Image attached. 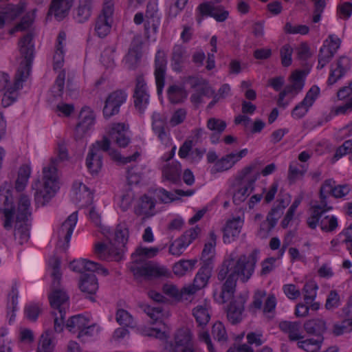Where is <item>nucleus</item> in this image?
Masks as SVG:
<instances>
[{"label": "nucleus", "instance_id": "nucleus-9", "mask_svg": "<svg viewBox=\"0 0 352 352\" xmlns=\"http://www.w3.org/2000/svg\"><path fill=\"white\" fill-rule=\"evenodd\" d=\"M133 98L136 110L140 114H144L149 104L150 95L146 83L142 76H138L136 78Z\"/></svg>", "mask_w": 352, "mask_h": 352}, {"label": "nucleus", "instance_id": "nucleus-40", "mask_svg": "<svg viewBox=\"0 0 352 352\" xmlns=\"http://www.w3.org/2000/svg\"><path fill=\"white\" fill-rule=\"evenodd\" d=\"M142 54L138 47L131 48L124 58L125 67L130 70L135 69L139 65Z\"/></svg>", "mask_w": 352, "mask_h": 352}, {"label": "nucleus", "instance_id": "nucleus-51", "mask_svg": "<svg viewBox=\"0 0 352 352\" xmlns=\"http://www.w3.org/2000/svg\"><path fill=\"white\" fill-rule=\"evenodd\" d=\"M91 3L87 0L84 4L81 3L78 9L76 14V19L79 23H83L87 21L91 16Z\"/></svg>", "mask_w": 352, "mask_h": 352}, {"label": "nucleus", "instance_id": "nucleus-18", "mask_svg": "<svg viewBox=\"0 0 352 352\" xmlns=\"http://www.w3.org/2000/svg\"><path fill=\"white\" fill-rule=\"evenodd\" d=\"M246 300L245 296L239 295L230 302L227 311V317L232 324H236L242 320V314Z\"/></svg>", "mask_w": 352, "mask_h": 352}, {"label": "nucleus", "instance_id": "nucleus-12", "mask_svg": "<svg viewBox=\"0 0 352 352\" xmlns=\"http://www.w3.org/2000/svg\"><path fill=\"white\" fill-rule=\"evenodd\" d=\"M165 352H195L190 331L188 329H179L174 342L170 344L169 349Z\"/></svg>", "mask_w": 352, "mask_h": 352}, {"label": "nucleus", "instance_id": "nucleus-4", "mask_svg": "<svg viewBox=\"0 0 352 352\" xmlns=\"http://www.w3.org/2000/svg\"><path fill=\"white\" fill-rule=\"evenodd\" d=\"M67 157L66 148L59 146L58 159H52L49 166L43 168V183L41 184L38 181L32 186V188L36 190L34 197L38 204L44 206L54 196L59 188L56 165L58 161H63L67 159Z\"/></svg>", "mask_w": 352, "mask_h": 352}, {"label": "nucleus", "instance_id": "nucleus-54", "mask_svg": "<svg viewBox=\"0 0 352 352\" xmlns=\"http://www.w3.org/2000/svg\"><path fill=\"white\" fill-rule=\"evenodd\" d=\"M157 3L155 0H150L146 6L145 16L148 20V23H150L151 21L154 25L155 22H157L159 17L157 16Z\"/></svg>", "mask_w": 352, "mask_h": 352}, {"label": "nucleus", "instance_id": "nucleus-26", "mask_svg": "<svg viewBox=\"0 0 352 352\" xmlns=\"http://www.w3.org/2000/svg\"><path fill=\"white\" fill-rule=\"evenodd\" d=\"M74 199L81 206L90 205L93 201V194L89 188L81 182H75L73 186Z\"/></svg>", "mask_w": 352, "mask_h": 352}, {"label": "nucleus", "instance_id": "nucleus-46", "mask_svg": "<svg viewBox=\"0 0 352 352\" xmlns=\"http://www.w3.org/2000/svg\"><path fill=\"white\" fill-rule=\"evenodd\" d=\"M335 181L332 179H326L320 189V204L324 207H329L327 203L328 194L333 196L335 188Z\"/></svg>", "mask_w": 352, "mask_h": 352}, {"label": "nucleus", "instance_id": "nucleus-62", "mask_svg": "<svg viewBox=\"0 0 352 352\" xmlns=\"http://www.w3.org/2000/svg\"><path fill=\"white\" fill-rule=\"evenodd\" d=\"M188 247L184 241L180 237L174 241L169 247V252L174 256H180Z\"/></svg>", "mask_w": 352, "mask_h": 352}, {"label": "nucleus", "instance_id": "nucleus-38", "mask_svg": "<svg viewBox=\"0 0 352 352\" xmlns=\"http://www.w3.org/2000/svg\"><path fill=\"white\" fill-rule=\"evenodd\" d=\"M14 234V239L19 244L23 245L26 243L30 238L29 225L25 221L16 220Z\"/></svg>", "mask_w": 352, "mask_h": 352}, {"label": "nucleus", "instance_id": "nucleus-53", "mask_svg": "<svg viewBox=\"0 0 352 352\" xmlns=\"http://www.w3.org/2000/svg\"><path fill=\"white\" fill-rule=\"evenodd\" d=\"M285 208L284 201L281 200L279 204L271 209L267 216V221H271L272 226H275L278 220L280 218Z\"/></svg>", "mask_w": 352, "mask_h": 352}, {"label": "nucleus", "instance_id": "nucleus-55", "mask_svg": "<svg viewBox=\"0 0 352 352\" xmlns=\"http://www.w3.org/2000/svg\"><path fill=\"white\" fill-rule=\"evenodd\" d=\"M139 307L153 320V323L158 321L162 311V308L160 306L151 307L146 304L140 303Z\"/></svg>", "mask_w": 352, "mask_h": 352}, {"label": "nucleus", "instance_id": "nucleus-21", "mask_svg": "<svg viewBox=\"0 0 352 352\" xmlns=\"http://www.w3.org/2000/svg\"><path fill=\"white\" fill-rule=\"evenodd\" d=\"M74 0H52L48 16H54L57 21H62L65 18L73 6Z\"/></svg>", "mask_w": 352, "mask_h": 352}, {"label": "nucleus", "instance_id": "nucleus-32", "mask_svg": "<svg viewBox=\"0 0 352 352\" xmlns=\"http://www.w3.org/2000/svg\"><path fill=\"white\" fill-rule=\"evenodd\" d=\"M181 172V164L177 161L168 162L162 168L163 177L173 184L180 182Z\"/></svg>", "mask_w": 352, "mask_h": 352}, {"label": "nucleus", "instance_id": "nucleus-61", "mask_svg": "<svg viewBox=\"0 0 352 352\" xmlns=\"http://www.w3.org/2000/svg\"><path fill=\"white\" fill-rule=\"evenodd\" d=\"M98 329L95 324H89L85 325L81 331L78 332V338L85 342L87 338L94 336L98 333Z\"/></svg>", "mask_w": 352, "mask_h": 352}, {"label": "nucleus", "instance_id": "nucleus-28", "mask_svg": "<svg viewBox=\"0 0 352 352\" xmlns=\"http://www.w3.org/2000/svg\"><path fill=\"white\" fill-rule=\"evenodd\" d=\"M188 58L186 48L180 45H176L172 50L170 64L172 69L177 72L182 70L184 63Z\"/></svg>", "mask_w": 352, "mask_h": 352}, {"label": "nucleus", "instance_id": "nucleus-16", "mask_svg": "<svg viewBox=\"0 0 352 352\" xmlns=\"http://www.w3.org/2000/svg\"><path fill=\"white\" fill-rule=\"evenodd\" d=\"M79 122L75 129V138L82 139L85 133L92 127L95 122V115L89 107H84L79 114Z\"/></svg>", "mask_w": 352, "mask_h": 352}, {"label": "nucleus", "instance_id": "nucleus-1", "mask_svg": "<svg viewBox=\"0 0 352 352\" xmlns=\"http://www.w3.org/2000/svg\"><path fill=\"white\" fill-rule=\"evenodd\" d=\"M258 253L257 250H253L248 255L236 256L232 253L230 257L223 262L217 278L219 280H226L221 292L218 294L214 292L213 294L217 302L223 304L233 296L239 278L243 282H246L250 278L254 272Z\"/></svg>", "mask_w": 352, "mask_h": 352}, {"label": "nucleus", "instance_id": "nucleus-49", "mask_svg": "<svg viewBox=\"0 0 352 352\" xmlns=\"http://www.w3.org/2000/svg\"><path fill=\"white\" fill-rule=\"evenodd\" d=\"M327 41H325L324 45L320 48L318 54V65L317 68L319 69H322L333 57V52L327 48Z\"/></svg>", "mask_w": 352, "mask_h": 352}, {"label": "nucleus", "instance_id": "nucleus-41", "mask_svg": "<svg viewBox=\"0 0 352 352\" xmlns=\"http://www.w3.org/2000/svg\"><path fill=\"white\" fill-rule=\"evenodd\" d=\"M53 338L52 331L46 330L41 336L37 352H52L54 346Z\"/></svg>", "mask_w": 352, "mask_h": 352}, {"label": "nucleus", "instance_id": "nucleus-34", "mask_svg": "<svg viewBox=\"0 0 352 352\" xmlns=\"http://www.w3.org/2000/svg\"><path fill=\"white\" fill-rule=\"evenodd\" d=\"M30 215V199L25 195H21L18 202L16 220L18 221H25Z\"/></svg>", "mask_w": 352, "mask_h": 352}, {"label": "nucleus", "instance_id": "nucleus-44", "mask_svg": "<svg viewBox=\"0 0 352 352\" xmlns=\"http://www.w3.org/2000/svg\"><path fill=\"white\" fill-rule=\"evenodd\" d=\"M237 162L234 153H232L217 160L213 169L217 172H223L231 168Z\"/></svg>", "mask_w": 352, "mask_h": 352}, {"label": "nucleus", "instance_id": "nucleus-17", "mask_svg": "<svg viewBox=\"0 0 352 352\" xmlns=\"http://www.w3.org/2000/svg\"><path fill=\"white\" fill-rule=\"evenodd\" d=\"M166 58L165 53L158 50L155 58V78L157 94L160 95L164 86V79L166 69Z\"/></svg>", "mask_w": 352, "mask_h": 352}, {"label": "nucleus", "instance_id": "nucleus-23", "mask_svg": "<svg viewBox=\"0 0 352 352\" xmlns=\"http://www.w3.org/2000/svg\"><path fill=\"white\" fill-rule=\"evenodd\" d=\"M78 220V212H74L71 214L67 219L62 223L58 230V238L60 241L64 239V244L63 248L66 249L68 247L69 243L71 239L74 229L76 225Z\"/></svg>", "mask_w": 352, "mask_h": 352}, {"label": "nucleus", "instance_id": "nucleus-19", "mask_svg": "<svg viewBox=\"0 0 352 352\" xmlns=\"http://www.w3.org/2000/svg\"><path fill=\"white\" fill-rule=\"evenodd\" d=\"M350 69V59L346 56H341L336 63L331 65L329 76L327 80L329 85H333L342 78Z\"/></svg>", "mask_w": 352, "mask_h": 352}, {"label": "nucleus", "instance_id": "nucleus-15", "mask_svg": "<svg viewBox=\"0 0 352 352\" xmlns=\"http://www.w3.org/2000/svg\"><path fill=\"white\" fill-rule=\"evenodd\" d=\"M320 92L317 86H312L307 93L304 99L292 110V116L295 119L303 118L313 105Z\"/></svg>", "mask_w": 352, "mask_h": 352}, {"label": "nucleus", "instance_id": "nucleus-29", "mask_svg": "<svg viewBox=\"0 0 352 352\" xmlns=\"http://www.w3.org/2000/svg\"><path fill=\"white\" fill-rule=\"evenodd\" d=\"M199 10L201 15L212 16L218 22L226 21L229 16V12L222 7H214L206 3L201 4Z\"/></svg>", "mask_w": 352, "mask_h": 352}, {"label": "nucleus", "instance_id": "nucleus-52", "mask_svg": "<svg viewBox=\"0 0 352 352\" xmlns=\"http://www.w3.org/2000/svg\"><path fill=\"white\" fill-rule=\"evenodd\" d=\"M196 263V260L181 261L174 265L173 272L176 275H184L187 271L193 269Z\"/></svg>", "mask_w": 352, "mask_h": 352}, {"label": "nucleus", "instance_id": "nucleus-8", "mask_svg": "<svg viewBox=\"0 0 352 352\" xmlns=\"http://www.w3.org/2000/svg\"><path fill=\"white\" fill-rule=\"evenodd\" d=\"M304 85L305 73L302 71L294 72L290 77V83L279 94L278 104L280 107H286L288 103L284 102L285 97L288 95L294 97L302 91Z\"/></svg>", "mask_w": 352, "mask_h": 352}, {"label": "nucleus", "instance_id": "nucleus-24", "mask_svg": "<svg viewBox=\"0 0 352 352\" xmlns=\"http://www.w3.org/2000/svg\"><path fill=\"white\" fill-rule=\"evenodd\" d=\"M303 327L307 334L314 336L317 339L321 338L324 341L323 335L327 330L324 320L318 318L308 320L304 323Z\"/></svg>", "mask_w": 352, "mask_h": 352}, {"label": "nucleus", "instance_id": "nucleus-25", "mask_svg": "<svg viewBox=\"0 0 352 352\" xmlns=\"http://www.w3.org/2000/svg\"><path fill=\"white\" fill-rule=\"evenodd\" d=\"M79 288L80 291L88 295L89 299L94 301L93 295L96 294L98 289V279L94 274H84L80 276L79 282Z\"/></svg>", "mask_w": 352, "mask_h": 352}, {"label": "nucleus", "instance_id": "nucleus-10", "mask_svg": "<svg viewBox=\"0 0 352 352\" xmlns=\"http://www.w3.org/2000/svg\"><path fill=\"white\" fill-rule=\"evenodd\" d=\"M0 210L3 215V227L10 230L12 227L14 215L13 197L9 190L0 188Z\"/></svg>", "mask_w": 352, "mask_h": 352}, {"label": "nucleus", "instance_id": "nucleus-39", "mask_svg": "<svg viewBox=\"0 0 352 352\" xmlns=\"http://www.w3.org/2000/svg\"><path fill=\"white\" fill-rule=\"evenodd\" d=\"M192 314L200 327L206 325L210 319L208 305L206 303L195 307L192 310Z\"/></svg>", "mask_w": 352, "mask_h": 352}, {"label": "nucleus", "instance_id": "nucleus-13", "mask_svg": "<svg viewBox=\"0 0 352 352\" xmlns=\"http://www.w3.org/2000/svg\"><path fill=\"white\" fill-rule=\"evenodd\" d=\"M127 98V94L124 90H116L111 93L107 98L103 108L104 118H109L118 114L120 106L124 104Z\"/></svg>", "mask_w": 352, "mask_h": 352}, {"label": "nucleus", "instance_id": "nucleus-36", "mask_svg": "<svg viewBox=\"0 0 352 352\" xmlns=\"http://www.w3.org/2000/svg\"><path fill=\"white\" fill-rule=\"evenodd\" d=\"M331 209L332 207H324L321 204L311 206L310 208V217H308L307 220L308 226L311 229H315L319 223V221L322 217V214Z\"/></svg>", "mask_w": 352, "mask_h": 352}, {"label": "nucleus", "instance_id": "nucleus-7", "mask_svg": "<svg viewBox=\"0 0 352 352\" xmlns=\"http://www.w3.org/2000/svg\"><path fill=\"white\" fill-rule=\"evenodd\" d=\"M52 292L49 294L50 306L53 311H58L62 316L69 307V296L63 288L60 287L61 273L60 270V262H54L52 272Z\"/></svg>", "mask_w": 352, "mask_h": 352}, {"label": "nucleus", "instance_id": "nucleus-56", "mask_svg": "<svg viewBox=\"0 0 352 352\" xmlns=\"http://www.w3.org/2000/svg\"><path fill=\"white\" fill-rule=\"evenodd\" d=\"M41 311L42 307L38 303L32 302L25 307V315L31 321H36Z\"/></svg>", "mask_w": 352, "mask_h": 352}, {"label": "nucleus", "instance_id": "nucleus-42", "mask_svg": "<svg viewBox=\"0 0 352 352\" xmlns=\"http://www.w3.org/2000/svg\"><path fill=\"white\" fill-rule=\"evenodd\" d=\"M167 94L170 102L173 104L182 102L187 97V93L181 87L173 85L167 90Z\"/></svg>", "mask_w": 352, "mask_h": 352}, {"label": "nucleus", "instance_id": "nucleus-33", "mask_svg": "<svg viewBox=\"0 0 352 352\" xmlns=\"http://www.w3.org/2000/svg\"><path fill=\"white\" fill-rule=\"evenodd\" d=\"M152 129L160 140L165 142L168 140V134L165 131L166 118L160 113L154 112L151 116Z\"/></svg>", "mask_w": 352, "mask_h": 352}, {"label": "nucleus", "instance_id": "nucleus-63", "mask_svg": "<svg viewBox=\"0 0 352 352\" xmlns=\"http://www.w3.org/2000/svg\"><path fill=\"white\" fill-rule=\"evenodd\" d=\"M116 47L113 46L107 47L101 54V61L107 67H111L114 65V52Z\"/></svg>", "mask_w": 352, "mask_h": 352}, {"label": "nucleus", "instance_id": "nucleus-47", "mask_svg": "<svg viewBox=\"0 0 352 352\" xmlns=\"http://www.w3.org/2000/svg\"><path fill=\"white\" fill-rule=\"evenodd\" d=\"M297 341L298 347L307 352H316L320 349L321 344L323 342V341L321 340V338H309L304 340H299Z\"/></svg>", "mask_w": 352, "mask_h": 352}, {"label": "nucleus", "instance_id": "nucleus-59", "mask_svg": "<svg viewBox=\"0 0 352 352\" xmlns=\"http://www.w3.org/2000/svg\"><path fill=\"white\" fill-rule=\"evenodd\" d=\"M206 126L212 132L223 133L227 126V124L221 119L210 118L208 120Z\"/></svg>", "mask_w": 352, "mask_h": 352}, {"label": "nucleus", "instance_id": "nucleus-11", "mask_svg": "<svg viewBox=\"0 0 352 352\" xmlns=\"http://www.w3.org/2000/svg\"><path fill=\"white\" fill-rule=\"evenodd\" d=\"M211 276V267L208 265H204L197 273L193 283L184 287L180 292L182 296H192L197 291L205 287Z\"/></svg>", "mask_w": 352, "mask_h": 352}, {"label": "nucleus", "instance_id": "nucleus-22", "mask_svg": "<svg viewBox=\"0 0 352 352\" xmlns=\"http://www.w3.org/2000/svg\"><path fill=\"white\" fill-rule=\"evenodd\" d=\"M69 268L72 271L81 273L82 274H84L85 271L102 273L104 276L109 274L108 270L102 267L99 263L86 259L74 260L70 263Z\"/></svg>", "mask_w": 352, "mask_h": 352}, {"label": "nucleus", "instance_id": "nucleus-35", "mask_svg": "<svg viewBox=\"0 0 352 352\" xmlns=\"http://www.w3.org/2000/svg\"><path fill=\"white\" fill-rule=\"evenodd\" d=\"M66 34L64 32H60L57 38V44L56 51L54 55V69H58L63 67L64 62L63 42L65 41Z\"/></svg>", "mask_w": 352, "mask_h": 352}, {"label": "nucleus", "instance_id": "nucleus-3", "mask_svg": "<svg viewBox=\"0 0 352 352\" xmlns=\"http://www.w3.org/2000/svg\"><path fill=\"white\" fill-rule=\"evenodd\" d=\"M103 234L110 244L102 243L96 245L95 253L101 259L107 261L119 262L124 258L125 245L128 241L129 229L125 223H121L116 227L113 234L109 230L104 229Z\"/></svg>", "mask_w": 352, "mask_h": 352}, {"label": "nucleus", "instance_id": "nucleus-58", "mask_svg": "<svg viewBox=\"0 0 352 352\" xmlns=\"http://www.w3.org/2000/svg\"><path fill=\"white\" fill-rule=\"evenodd\" d=\"M65 79V71H60L58 74L54 85L52 88V92L55 97L62 96L64 89Z\"/></svg>", "mask_w": 352, "mask_h": 352}, {"label": "nucleus", "instance_id": "nucleus-6", "mask_svg": "<svg viewBox=\"0 0 352 352\" xmlns=\"http://www.w3.org/2000/svg\"><path fill=\"white\" fill-rule=\"evenodd\" d=\"M260 177V170L256 164H250L243 168L236 175V181L239 186L234 193L232 199L236 205L244 201L254 190V184Z\"/></svg>", "mask_w": 352, "mask_h": 352}, {"label": "nucleus", "instance_id": "nucleus-30", "mask_svg": "<svg viewBox=\"0 0 352 352\" xmlns=\"http://www.w3.org/2000/svg\"><path fill=\"white\" fill-rule=\"evenodd\" d=\"M278 327L283 332L288 334L291 341H297L304 338L300 332L301 324L300 322L284 320L279 323Z\"/></svg>", "mask_w": 352, "mask_h": 352}, {"label": "nucleus", "instance_id": "nucleus-64", "mask_svg": "<svg viewBox=\"0 0 352 352\" xmlns=\"http://www.w3.org/2000/svg\"><path fill=\"white\" fill-rule=\"evenodd\" d=\"M347 153L352 154V140L344 141V143L336 149L333 158L338 160Z\"/></svg>", "mask_w": 352, "mask_h": 352}, {"label": "nucleus", "instance_id": "nucleus-14", "mask_svg": "<svg viewBox=\"0 0 352 352\" xmlns=\"http://www.w3.org/2000/svg\"><path fill=\"white\" fill-rule=\"evenodd\" d=\"M106 137L110 144L113 143L120 148L126 147L131 142V134L128 127L123 123L113 124Z\"/></svg>", "mask_w": 352, "mask_h": 352}, {"label": "nucleus", "instance_id": "nucleus-27", "mask_svg": "<svg viewBox=\"0 0 352 352\" xmlns=\"http://www.w3.org/2000/svg\"><path fill=\"white\" fill-rule=\"evenodd\" d=\"M243 221L240 217L234 218L226 222L223 228V239L224 243H230L234 241L241 232Z\"/></svg>", "mask_w": 352, "mask_h": 352}, {"label": "nucleus", "instance_id": "nucleus-50", "mask_svg": "<svg viewBox=\"0 0 352 352\" xmlns=\"http://www.w3.org/2000/svg\"><path fill=\"white\" fill-rule=\"evenodd\" d=\"M116 320L122 326L128 327H133L135 326V322L132 316L124 309H118L116 313Z\"/></svg>", "mask_w": 352, "mask_h": 352}, {"label": "nucleus", "instance_id": "nucleus-2", "mask_svg": "<svg viewBox=\"0 0 352 352\" xmlns=\"http://www.w3.org/2000/svg\"><path fill=\"white\" fill-rule=\"evenodd\" d=\"M19 50L24 60L21 63L15 76L14 82L11 83L9 75L0 72V92L4 91L2 98V104L8 107L16 101L19 91L23 88V82L30 76L31 65L34 57V44L32 34L28 33L19 43Z\"/></svg>", "mask_w": 352, "mask_h": 352}, {"label": "nucleus", "instance_id": "nucleus-45", "mask_svg": "<svg viewBox=\"0 0 352 352\" xmlns=\"http://www.w3.org/2000/svg\"><path fill=\"white\" fill-rule=\"evenodd\" d=\"M318 286L314 280L307 282L302 289L304 300L306 304H309L314 302L316 296Z\"/></svg>", "mask_w": 352, "mask_h": 352}, {"label": "nucleus", "instance_id": "nucleus-37", "mask_svg": "<svg viewBox=\"0 0 352 352\" xmlns=\"http://www.w3.org/2000/svg\"><path fill=\"white\" fill-rule=\"evenodd\" d=\"M217 236L213 231L210 232V240L206 243L201 253V260L205 265H210L211 260L214 253L216 246Z\"/></svg>", "mask_w": 352, "mask_h": 352}, {"label": "nucleus", "instance_id": "nucleus-48", "mask_svg": "<svg viewBox=\"0 0 352 352\" xmlns=\"http://www.w3.org/2000/svg\"><path fill=\"white\" fill-rule=\"evenodd\" d=\"M112 20L105 19L104 16H98L95 30L99 37L106 36L110 32Z\"/></svg>", "mask_w": 352, "mask_h": 352}, {"label": "nucleus", "instance_id": "nucleus-57", "mask_svg": "<svg viewBox=\"0 0 352 352\" xmlns=\"http://www.w3.org/2000/svg\"><path fill=\"white\" fill-rule=\"evenodd\" d=\"M338 219L335 216H325L320 221V226L324 232H332L338 227Z\"/></svg>", "mask_w": 352, "mask_h": 352}, {"label": "nucleus", "instance_id": "nucleus-31", "mask_svg": "<svg viewBox=\"0 0 352 352\" xmlns=\"http://www.w3.org/2000/svg\"><path fill=\"white\" fill-rule=\"evenodd\" d=\"M155 199L146 195L140 197L138 206L135 208L134 212L137 215H144L146 217L155 214Z\"/></svg>", "mask_w": 352, "mask_h": 352}, {"label": "nucleus", "instance_id": "nucleus-60", "mask_svg": "<svg viewBox=\"0 0 352 352\" xmlns=\"http://www.w3.org/2000/svg\"><path fill=\"white\" fill-rule=\"evenodd\" d=\"M212 334L214 339L218 341H226L228 340V335L223 324L221 322H217L212 326Z\"/></svg>", "mask_w": 352, "mask_h": 352}, {"label": "nucleus", "instance_id": "nucleus-20", "mask_svg": "<svg viewBox=\"0 0 352 352\" xmlns=\"http://www.w3.org/2000/svg\"><path fill=\"white\" fill-rule=\"evenodd\" d=\"M131 271L136 279L141 277L150 279L153 277L166 276L169 274L168 270L165 267H154L150 265L132 267Z\"/></svg>", "mask_w": 352, "mask_h": 352}, {"label": "nucleus", "instance_id": "nucleus-5", "mask_svg": "<svg viewBox=\"0 0 352 352\" xmlns=\"http://www.w3.org/2000/svg\"><path fill=\"white\" fill-rule=\"evenodd\" d=\"M109 151L111 158L122 164L135 161L140 155L138 152L128 157H122L120 152L110 148V141L104 136L101 141H97L90 147L86 157V166L89 173L96 175L101 170L102 166V152Z\"/></svg>", "mask_w": 352, "mask_h": 352}, {"label": "nucleus", "instance_id": "nucleus-43", "mask_svg": "<svg viewBox=\"0 0 352 352\" xmlns=\"http://www.w3.org/2000/svg\"><path fill=\"white\" fill-rule=\"evenodd\" d=\"M89 320L83 316L76 315L72 316L66 323L67 329L73 333L81 331L82 329L87 325Z\"/></svg>", "mask_w": 352, "mask_h": 352}]
</instances>
